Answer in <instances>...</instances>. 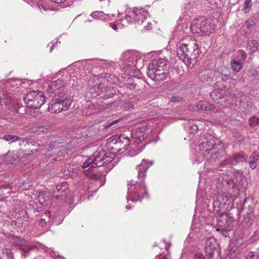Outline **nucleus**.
Here are the masks:
<instances>
[{"label":"nucleus","mask_w":259,"mask_h":259,"mask_svg":"<svg viewBox=\"0 0 259 259\" xmlns=\"http://www.w3.org/2000/svg\"><path fill=\"white\" fill-rule=\"evenodd\" d=\"M136 140H135V142L136 143H140L142 140H143V138H140V137H138V138H136Z\"/></svg>","instance_id":"49"},{"label":"nucleus","mask_w":259,"mask_h":259,"mask_svg":"<svg viewBox=\"0 0 259 259\" xmlns=\"http://www.w3.org/2000/svg\"><path fill=\"white\" fill-rule=\"evenodd\" d=\"M99 158L97 155H93L90 157L89 158L86 159L84 162H102L104 161V162H112L113 160L111 159V158H109L108 157L106 158V160L104 159V157L98 160L97 158Z\"/></svg>","instance_id":"28"},{"label":"nucleus","mask_w":259,"mask_h":259,"mask_svg":"<svg viewBox=\"0 0 259 259\" xmlns=\"http://www.w3.org/2000/svg\"><path fill=\"white\" fill-rule=\"evenodd\" d=\"M230 65L232 70L236 72L240 71L242 68V64L240 60L232 59Z\"/></svg>","instance_id":"25"},{"label":"nucleus","mask_w":259,"mask_h":259,"mask_svg":"<svg viewBox=\"0 0 259 259\" xmlns=\"http://www.w3.org/2000/svg\"><path fill=\"white\" fill-rule=\"evenodd\" d=\"M19 156L17 151H9L5 155L0 156V161L4 162H13L18 159Z\"/></svg>","instance_id":"18"},{"label":"nucleus","mask_w":259,"mask_h":259,"mask_svg":"<svg viewBox=\"0 0 259 259\" xmlns=\"http://www.w3.org/2000/svg\"><path fill=\"white\" fill-rule=\"evenodd\" d=\"M249 164L250 168H251L252 169L256 167V163H249Z\"/></svg>","instance_id":"48"},{"label":"nucleus","mask_w":259,"mask_h":259,"mask_svg":"<svg viewBox=\"0 0 259 259\" xmlns=\"http://www.w3.org/2000/svg\"><path fill=\"white\" fill-rule=\"evenodd\" d=\"M18 141L20 142L19 145L20 146L22 145L24 143H26L28 145H30V144H31L32 146H39V145L38 144H37L36 142H35L34 141H31L30 140H28L26 138H19V140Z\"/></svg>","instance_id":"31"},{"label":"nucleus","mask_w":259,"mask_h":259,"mask_svg":"<svg viewBox=\"0 0 259 259\" xmlns=\"http://www.w3.org/2000/svg\"><path fill=\"white\" fill-rule=\"evenodd\" d=\"M2 104H4L8 109L13 110L14 104L12 102L11 97L7 93H6V95L3 94V97H2Z\"/></svg>","instance_id":"21"},{"label":"nucleus","mask_w":259,"mask_h":259,"mask_svg":"<svg viewBox=\"0 0 259 259\" xmlns=\"http://www.w3.org/2000/svg\"><path fill=\"white\" fill-rule=\"evenodd\" d=\"M130 208H131V207H129L128 205H127V206H126V209H130Z\"/></svg>","instance_id":"52"},{"label":"nucleus","mask_w":259,"mask_h":259,"mask_svg":"<svg viewBox=\"0 0 259 259\" xmlns=\"http://www.w3.org/2000/svg\"><path fill=\"white\" fill-rule=\"evenodd\" d=\"M191 30L193 33H202L206 35L214 30V25L211 20L200 17L195 19L191 24Z\"/></svg>","instance_id":"5"},{"label":"nucleus","mask_w":259,"mask_h":259,"mask_svg":"<svg viewBox=\"0 0 259 259\" xmlns=\"http://www.w3.org/2000/svg\"><path fill=\"white\" fill-rule=\"evenodd\" d=\"M72 99L71 98L62 99L54 98L52 99L48 105V109L50 112L57 113L62 110L68 109L70 106Z\"/></svg>","instance_id":"11"},{"label":"nucleus","mask_w":259,"mask_h":259,"mask_svg":"<svg viewBox=\"0 0 259 259\" xmlns=\"http://www.w3.org/2000/svg\"><path fill=\"white\" fill-rule=\"evenodd\" d=\"M2 106V97H0V108Z\"/></svg>","instance_id":"50"},{"label":"nucleus","mask_w":259,"mask_h":259,"mask_svg":"<svg viewBox=\"0 0 259 259\" xmlns=\"http://www.w3.org/2000/svg\"><path fill=\"white\" fill-rule=\"evenodd\" d=\"M177 47L179 58L189 68H192L201 53L198 41L191 36H186L179 41Z\"/></svg>","instance_id":"1"},{"label":"nucleus","mask_w":259,"mask_h":259,"mask_svg":"<svg viewBox=\"0 0 259 259\" xmlns=\"http://www.w3.org/2000/svg\"><path fill=\"white\" fill-rule=\"evenodd\" d=\"M46 224L45 219H41L39 221V224L41 226H44Z\"/></svg>","instance_id":"46"},{"label":"nucleus","mask_w":259,"mask_h":259,"mask_svg":"<svg viewBox=\"0 0 259 259\" xmlns=\"http://www.w3.org/2000/svg\"><path fill=\"white\" fill-rule=\"evenodd\" d=\"M232 160L235 162H244L246 161V156L243 153H235L232 155Z\"/></svg>","instance_id":"27"},{"label":"nucleus","mask_w":259,"mask_h":259,"mask_svg":"<svg viewBox=\"0 0 259 259\" xmlns=\"http://www.w3.org/2000/svg\"><path fill=\"white\" fill-rule=\"evenodd\" d=\"M152 163H141L138 166V176L139 178H144L148 168L152 165Z\"/></svg>","instance_id":"22"},{"label":"nucleus","mask_w":259,"mask_h":259,"mask_svg":"<svg viewBox=\"0 0 259 259\" xmlns=\"http://www.w3.org/2000/svg\"><path fill=\"white\" fill-rule=\"evenodd\" d=\"M246 259H259V252H249Z\"/></svg>","instance_id":"35"},{"label":"nucleus","mask_w":259,"mask_h":259,"mask_svg":"<svg viewBox=\"0 0 259 259\" xmlns=\"http://www.w3.org/2000/svg\"><path fill=\"white\" fill-rule=\"evenodd\" d=\"M146 194L147 191L143 180L140 183L132 184L128 188L126 198L133 202L141 201Z\"/></svg>","instance_id":"7"},{"label":"nucleus","mask_w":259,"mask_h":259,"mask_svg":"<svg viewBox=\"0 0 259 259\" xmlns=\"http://www.w3.org/2000/svg\"><path fill=\"white\" fill-rule=\"evenodd\" d=\"M183 98L179 96H174L170 98V101L172 103H178L182 101Z\"/></svg>","instance_id":"37"},{"label":"nucleus","mask_w":259,"mask_h":259,"mask_svg":"<svg viewBox=\"0 0 259 259\" xmlns=\"http://www.w3.org/2000/svg\"><path fill=\"white\" fill-rule=\"evenodd\" d=\"M142 162H146V161L145 159H143V160H142Z\"/></svg>","instance_id":"53"},{"label":"nucleus","mask_w":259,"mask_h":259,"mask_svg":"<svg viewBox=\"0 0 259 259\" xmlns=\"http://www.w3.org/2000/svg\"><path fill=\"white\" fill-rule=\"evenodd\" d=\"M69 193L68 185L67 182H63L57 185L53 190V196L57 199L63 201L66 199Z\"/></svg>","instance_id":"13"},{"label":"nucleus","mask_w":259,"mask_h":259,"mask_svg":"<svg viewBox=\"0 0 259 259\" xmlns=\"http://www.w3.org/2000/svg\"><path fill=\"white\" fill-rule=\"evenodd\" d=\"M243 11L245 13H248L252 7L251 0H245Z\"/></svg>","instance_id":"34"},{"label":"nucleus","mask_w":259,"mask_h":259,"mask_svg":"<svg viewBox=\"0 0 259 259\" xmlns=\"http://www.w3.org/2000/svg\"><path fill=\"white\" fill-rule=\"evenodd\" d=\"M239 55L240 56L241 59L242 60H245L246 59L247 57V54L246 53L242 50H239L237 52Z\"/></svg>","instance_id":"40"},{"label":"nucleus","mask_w":259,"mask_h":259,"mask_svg":"<svg viewBox=\"0 0 259 259\" xmlns=\"http://www.w3.org/2000/svg\"><path fill=\"white\" fill-rule=\"evenodd\" d=\"M234 197L229 193H223L216 196L213 203L214 208H220L224 210H230L233 208Z\"/></svg>","instance_id":"8"},{"label":"nucleus","mask_w":259,"mask_h":259,"mask_svg":"<svg viewBox=\"0 0 259 259\" xmlns=\"http://www.w3.org/2000/svg\"><path fill=\"white\" fill-rule=\"evenodd\" d=\"M217 259H221V257H219V258H217Z\"/></svg>","instance_id":"54"},{"label":"nucleus","mask_w":259,"mask_h":259,"mask_svg":"<svg viewBox=\"0 0 259 259\" xmlns=\"http://www.w3.org/2000/svg\"><path fill=\"white\" fill-rule=\"evenodd\" d=\"M3 139L6 141L16 142L19 140V138L16 135H6L3 136Z\"/></svg>","instance_id":"32"},{"label":"nucleus","mask_w":259,"mask_h":259,"mask_svg":"<svg viewBox=\"0 0 259 259\" xmlns=\"http://www.w3.org/2000/svg\"><path fill=\"white\" fill-rule=\"evenodd\" d=\"M218 220L220 222L218 230L221 231L223 236L227 237L229 232L233 229L235 219L230 213H224L220 216V219Z\"/></svg>","instance_id":"10"},{"label":"nucleus","mask_w":259,"mask_h":259,"mask_svg":"<svg viewBox=\"0 0 259 259\" xmlns=\"http://www.w3.org/2000/svg\"><path fill=\"white\" fill-rule=\"evenodd\" d=\"M219 181L222 182L223 187H226V189H228L229 190L231 189L238 190L236 185L237 182H235L234 180L230 176L224 175L220 176L219 178Z\"/></svg>","instance_id":"16"},{"label":"nucleus","mask_w":259,"mask_h":259,"mask_svg":"<svg viewBox=\"0 0 259 259\" xmlns=\"http://www.w3.org/2000/svg\"><path fill=\"white\" fill-rule=\"evenodd\" d=\"M33 151H35L36 152L37 151V149L33 148V149H31V152H32Z\"/></svg>","instance_id":"51"},{"label":"nucleus","mask_w":259,"mask_h":259,"mask_svg":"<svg viewBox=\"0 0 259 259\" xmlns=\"http://www.w3.org/2000/svg\"><path fill=\"white\" fill-rule=\"evenodd\" d=\"M44 197H43V194H39L38 198L36 200H35V203H37L38 202L39 203V205H42V203H44Z\"/></svg>","instance_id":"39"},{"label":"nucleus","mask_w":259,"mask_h":259,"mask_svg":"<svg viewBox=\"0 0 259 259\" xmlns=\"http://www.w3.org/2000/svg\"><path fill=\"white\" fill-rule=\"evenodd\" d=\"M97 90H98V91H97V92L98 93H99L100 92H103V91H104V90H105V88L103 84H101L98 85V87L97 88Z\"/></svg>","instance_id":"44"},{"label":"nucleus","mask_w":259,"mask_h":259,"mask_svg":"<svg viewBox=\"0 0 259 259\" xmlns=\"http://www.w3.org/2000/svg\"><path fill=\"white\" fill-rule=\"evenodd\" d=\"M212 106L205 101H200L195 105V110L199 111H206L212 110Z\"/></svg>","instance_id":"19"},{"label":"nucleus","mask_w":259,"mask_h":259,"mask_svg":"<svg viewBox=\"0 0 259 259\" xmlns=\"http://www.w3.org/2000/svg\"><path fill=\"white\" fill-rule=\"evenodd\" d=\"M258 44L255 40H251L247 43V48H248L252 53H254L258 50Z\"/></svg>","instance_id":"29"},{"label":"nucleus","mask_w":259,"mask_h":259,"mask_svg":"<svg viewBox=\"0 0 259 259\" xmlns=\"http://www.w3.org/2000/svg\"><path fill=\"white\" fill-rule=\"evenodd\" d=\"M1 189H7V188L11 189V185L10 184H3V185H2L1 186Z\"/></svg>","instance_id":"45"},{"label":"nucleus","mask_w":259,"mask_h":259,"mask_svg":"<svg viewBox=\"0 0 259 259\" xmlns=\"http://www.w3.org/2000/svg\"><path fill=\"white\" fill-rule=\"evenodd\" d=\"M218 73V79H221L223 81H226L229 78L230 71L228 68L223 67L219 69Z\"/></svg>","instance_id":"23"},{"label":"nucleus","mask_w":259,"mask_h":259,"mask_svg":"<svg viewBox=\"0 0 259 259\" xmlns=\"http://www.w3.org/2000/svg\"><path fill=\"white\" fill-rule=\"evenodd\" d=\"M47 130V128H45L42 126H35L32 128L31 131L33 133H37L40 134L45 132Z\"/></svg>","instance_id":"33"},{"label":"nucleus","mask_w":259,"mask_h":259,"mask_svg":"<svg viewBox=\"0 0 259 259\" xmlns=\"http://www.w3.org/2000/svg\"><path fill=\"white\" fill-rule=\"evenodd\" d=\"M109 25L113 29H114V30H117V26L116 24L113 23H109Z\"/></svg>","instance_id":"47"},{"label":"nucleus","mask_w":259,"mask_h":259,"mask_svg":"<svg viewBox=\"0 0 259 259\" xmlns=\"http://www.w3.org/2000/svg\"><path fill=\"white\" fill-rule=\"evenodd\" d=\"M24 100L28 107L35 109L45 103L46 97L42 92L34 91L27 93L24 97Z\"/></svg>","instance_id":"6"},{"label":"nucleus","mask_w":259,"mask_h":259,"mask_svg":"<svg viewBox=\"0 0 259 259\" xmlns=\"http://www.w3.org/2000/svg\"><path fill=\"white\" fill-rule=\"evenodd\" d=\"M48 94L52 98L61 99L71 98V97L65 93L64 89V82L60 79L54 81L48 90Z\"/></svg>","instance_id":"9"},{"label":"nucleus","mask_w":259,"mask_h":259,"mask_svg":"<svg viewBox=\"0 0 259 259\" xmlns=\"http://www.w3.org/2000/svg\"><path fill=\"white\" fill-rule=\"evenodd\" d=\"M63 141L64 140L63 139H59L58 140H56L47 149V152L51 151L53 150H54V152L58 151V155L54 159L56 162L61 161L62 159L60 158L61 156L63 155L64 153L66 152V149L64 148V145H62L60 146V144H63Z\"/></svg>","instance_id":"14"},{"label":"nucleus","mask_w":259,"mask_h":259,"mask_svg":"<svg viewBox=\"0 0 259 259\" xmlns=\"http://www.w3.org/2000/svg\"><path fill=\"white\" fill-rule=\"evenodd\" d=\"M199 147L202 154L210 160H217L219 155L223 152V145L220 141L208 134L201 135L199 140Z\"/></svg>","instance_id":"2"},{"label":"nucleus","mask_w":259,"mask_h":259,"mask_svg":"<svg viewBox=\"0 0 259 259\" xmlns=\"http://www.w3.org/2000/svg\"><path fill=\"white\" fill-rule=\"evenodd\" d=\"M148 15V13L143 9L133 8L132 10H130L125 16V19L128 23L135 22L139 25L147 24L144 25V27L146 30H150L152 28L151 24H149L146 21V18Z\"/></svg>","instance_id":"4"},{"label":"nucleus","mask_w":259,"mask_h":259,"mask_svg":"<svg viewBox=\"0 0 259 259\" xmlns=\"http://www.w3.org/2000/svg\"><path fill=\"white\" fill-rule=\"evenodd\" d=\"M97 163H83L82 165H81V167L82 169H85L89 167V168L88 170L94 172L95 169L97 167H98Z\"/></svg>","instance_id":"30"},{"label":"nucleus","mask_w":259,"mask_h":259,"mask_svg":"<svg viewBox=\"0 0 259 259\" xmlns=\"http://www.w3.org/2000/svg\"><path fill=\"white\" fill-rule=\"evenodd\" d=\"M34 248H35V247L34 246H29V247H22L21 249L24 253L27 254L29 250Z\"/></svg>","instance_id":"41"},{"label":"nucleus","mask_w":259,"mask_h":259,"mask_svg":"<svg viewBox=\"0 0 259 259\" xmlns=\"http://www.w3.org/2000/svg\"><path fill=\"white\" fill-rule=\"evenodd\" d=\"M259 155L257 152H254L250 156V158L252 159L251 162H256L258 158Z\"/></svg>","instance_id":"42"},{"label":"nucleus","mask_w":259,"mask_h":259,"mask_svg":"<svg viewBox=\"0 0 259 259\" xmlns=\"http://www.w3.org/2000/svg\"><path fill=\"white\" fill-rule=\"evenodd\" d=\"M249 124L251 126H254L259 124V118L253 116L249 119Z\"/></svg>","instance_id":"36"},{"label":"nucleus","mask_w":259,"mask_h":259,"mask_svg":"<svg viewBox=\"0 0 259 259\" xmlns=\"http://www.w3.org/2000/svg\"><path fill=\"white\" fill-rule=\"evenodd\" d=\"M166 65V61L163 58L155 59L149 64L147 67V75L153 80H163L166 78V73L164 68Z\"/></svg>","instance_id":"3"},{"label":"nucleus","mask_w":259,"mask_h":259,"mask_svg":"<svg viewBox=\"0 0 259 259\" xmlns=\"http://www.w3.org/2000/svg\"><path fill=\"white\" fill-rule=\"evenodd\" d=\"M210 96L211 99L215 102L220 103V100L224 98L223 95L219 92L218 90H216L210 93Z\"/></svg>","instance_id":"26"},{"label":"nucleus","mask_w":259,"mask_h":259,"mask_svg":"<svg viewBox=\"0 0 259 259\" xmlns=\"http://www.w3.org/2000/svg\"><path fill=\"white\" fill-rule=\"evenodd\" d=\"M16 217H17V222L18 223H21L22 225L24 226L27 224V222L28 221V217L25 210H19L18 213L16 214Z\"/></svg>","instance_id":"20"},{"label":"nucleus","mask_w":259,"mask_h":259,"mask_svg":"<svg viewBox=\"0 0 259 259\" xmlns=\"http://www.w3.org/2000/svg\"><path fill=\"white\" fill-rule=\"evenodd\" d=\"M249 230L246 227L240 226L235 232L234 234L237 238L243 239L248 235Z\"/></svg>","instance_id":"24"},{"label":"nucleus","mask_w":259,"mask_h":259,"mask_svg":"<svg viewBox=\"0 0 259 259\" xmlns=\"http://www.w3.org/2000/svg\"><path fill=\"white\" fill-rule=\"evenodd\" d=\"M218 243L214 238L210 237L207 239L205 242V251L209 256L208 259H212L214 255L215 252L217 255H219V252L217 251Z\"/></svg>","instance_id":"15"},{"label":"nucleus","mask_w":259,"mask_h":259,"mask_svg":"<svg viewBox=\"0 0 259 259\" xmlns=\"http://www.w3.org/2000/svg\"><path fill=\"white\" fill-rule=\"evenodd\" d=\"M249 77L252 78H255L258 75V73L255 70H252L248 72V74Z\"/></svg>","instance_id":"38"},{"label":"nucleus","mask_w":259,"mask_h":259,"mask_svg":"<svg viewBox=\"0 0 259 259\" xmlns=\"http://www.w3.org/2000/svg\"><path fill=\"white\" fill-rule=\"evenodd\" d=\"M108 144L112 149L119 152L122 149H127L130 144V139L124 135H115L111 140H108Z\"/></svg>","instance_id":"12"},{"label":"nucleus","mask_w":259,"mask_h":259,"mask_svg":"<svg viewBox=\"0 0 259 259\" xmlns=\"http://www.w3.org/2000/svg\"><path fill=\"white\" fill-rule=\"evenodd\" d=\"M194 259H205V257L201 253H197L194 255Z\"/></svg>","instance_id":"43"},{"label":"nucleus","mask_w":259,"mask_h":259,"mask_svg":"<svg viewBox=\"0 0 259 259\" xmlns=\"http://www.w3.org/2000/svg\"><path fill=\"white\" fill-rule=\"evenodd\" d=\"M198 77L202 82H209L213 79L214 72L209 69L200 68L198 72Z\"/></svg>","instance_id":"17"}]
</instances>
